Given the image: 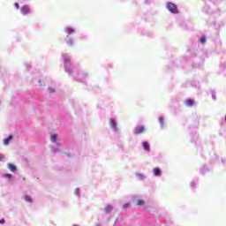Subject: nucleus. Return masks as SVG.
<instances>
[{
  "label": "nucleus",
  "mask_w": 226,
  "mask_h": 226,
  "mask_svg": "<svg viewBox=\"0 0 226 226\" xmlns=\"http://www.w3.org/2000/svg\"><path fill=\"white\" fill-rule=\"evenodd\" d=\"M167 9L169 10V11H170L171 13H178L177 11V6H176V4L169 2L167 4Z\"/></svg>",
  "instance_id": "nucleus-1"
},
{
  "label": "nucleus",
  "mask_w": 226,
  "mask_h": 226,
  "mask_svg": "<svg viewBox=\"0 0 226 226\" xmlns=\"http://www.w3.org/2000/svg\"><path fill=\"white\" fill-rule=\"evenodd\" d=\"M146 132V127L144 125L137 126L133 129L134 135H140V133H144Z\"/></svg>",
  "instance_id": "nucleus-2"
},
{
  "label": "nucleus",
  "mask_w": 226,
  "mask_h": 226,
  "mask_svg": "<svg viewBox=\"0 0 226 226\" xmlns=\"http://www.w3.org/2000/svg\"><path fill=\"white\" fill-rule=\"evenodd\" d=\"M21 13L22 15H27L29 13V7L27 5H24L21 8Z\"/></svg>",
  "instance_id": "nucleus-3"
},
{
  "label": "nucleus",
  "mask_w": 226,
  "mask_h": 226,
  "mask_svg": "<svg viewBox=\"0 0 226 226\" xmlns=\"http://www.w3.org/2000/svg\"><path fill=\"white\" fill-rule=\"evenodd\" d=\"M7 168L9 169V170L11 172H16L17 171V166H15L14 164L8 163Z\"/></svg>",
  "instance_id": "nucleus-4"
},
{
  "label": "nucleus",
  "mask_w": 226,
  "mask_h": 226,
  "mask_svg": "<svg viewBox=\"0 0 226 226\" xmlns=\"http://www.w3.org/2000/svg\"><path fill=\"white\" fill-rule=\"evenodd\" d=\"M184 103L185 107H193L194 102L192 101V99H186Z\"/></svg>",
  "instance_id": "nucleus-5"
},
{
  "label": "nucleus",
  "mask_w": 226,
  "mask_h": 226,
  "mask_svg": "<svg viewBox=\"0 0 226 226\" xmlns=\"http://www.w3.org/2000/svg\"><path fill=\"white\" fill-rule=\"evenodd\" d=\"M10 140H13L12 135H10L7 139H4V146H8V144H10Z\"/></svg>",
  "instance_id": "nucleus-6"
},
{
  "label": "nucleus",
  "mask_w": 226,
  "mask_h": 226,
  "mask_svg": "<svg viewBox=\"0 0 226 226\" xmlns=\"http://www.w3.org/2000/svg\"><path fill=\"white\" fill-rule=\"evenodd\" d=\"M142 146H143V149H145V151L150 150L149 143L147 141L143 142Z\"/></svg>",
  "instance_id": "nucleus-7"
},
{
  "label": "nucleus",
  "mask_w": 226,
  "mask_h": 226,
  "mask_svg": "<svg viewBox=\"0 0 226 226\" xmlns=\"http://www.w3.org/2000/svg\"><path fill=\"white\" fill-rule=\"evenodd\" d=\"M154 176H162V170L155 168L154 169Z\"/></svg>",
  "instance_id": "nucleus-8"
},
{
  "label": "nucleus",
  "mask_w": 226,
  "mask_h": 226,
  "mask_svg": "<svg viewBox=\"0 0 226 226\" xmlns=\"http://www.w3.org/2000/svg\"><path fill=\"white\" fill-rule=\"evenodd\" d=\"M109 124H110L111 128H113L114 130H116V128H117V124H116V121H114V119H109Z\"/></svg>",
  "instance_id": "nucleus-9"
},
{
  "label": "nucleus",
  "mask_w": 226,
  "mask_h": 226,
  "mask_svg": "<svg viewBox=\"0 0 226 226\" xmlns=\"http://www.w3.org/2000/svg\"><path fill=\"white\" fill-rule=\"evenodd\" d=\"M64 31L67 33V34H72V33H75V30L71 27H66Z\"/></svg>",
  "instance_id": "nucleus-10"
},
{
  "label": "nucleus",
  "mask_w": 226,
  "mask_h": 226,
  "mask_svg": "<svg viewBox=\"0 0 226 226\" xmlns=\"http://www.w3.org/2000/svg\"><path fill=\"white\" fill-rule=\"evenodd\" d=\"M104 211L106 213H110V211H112V205H107L104 208Z\"/></svg>",
  "instance_id": "nucleus-11"
},
{
  "label": "nucleus",
  "mask_w": 226,
  "mask_h": 226,
  "mask_svg": "<svg viewBox=\"0 0 226 226\" xmlns=\"http://www.w3.org/2000/svg\"><path fill=\"white\" fill-rule=\"evenodd\" d=\"M57 134H51L50 142H56Z\"/></svg>",
  "instance_id": "nucleus-12"
},
{
  "label": "nucleus",
  "mask_w": 226,
  "mask_h": 226,
  "mask_svg": "<svg viewBox=\"0 0 226 226\" xmlns=\"http://www.w3.org/2000/svg\"><path fill=\"white\" fill-rule=\"evenodd\" d=\"M24 199H25L26 202H33V199L29 195H26L24 197Z\"/></svg>",
  "instance_id": "nucleus-13"
},
{
  "label": "nucleus",
  "mask_w": 226,
  "mask_h": 226,
  "mask_svg": "<svg viewBox=\"0 0 226 226\" xmlns=\"http://www.w3.org/2000/svg\"><path fill=\"white\" fill-rule=\"evenodd\" d=\"M144 200H138L136 202V206H144Z\"/></svg>",
  "instance_id": "nucleus-14"
},
{
  "label": "nucleus",
  "mask_w": 226,
  "mask_h": 226,
  "mask_svg": "<svg viewBox=\"0 0 226 226\" xmlns=\"http://www.w3.org/2000/svg\"><path fill=\"white\" fill-rule=\"evenodd\" d=\"M200 43L204 44L206 43V36H202L200 40Z\"/></svg>",
  "instance_id": "nucleus-15"
},
{
  "label": "nucleus",
  "mask_w": 226,
  "mask_h": 226,
  "mask_svg": "<svg viewBox=\"0 0 226 226\" xmlns=\"http://www.w3.org/2000/svg\"><path fill=\"white\" fill-rule=\"evenodd\" d=\"M4 177H6L7 179H11L12 177L11 174H4Z\"/></svg>",
  "instance_id": "nucleus-16"
},
{
  "label": "nucleus",
  "mask_w": 226,
  "mask_h": 226,
  "mask_svg": "<svg viewBox=\"0 0 226 226\" xmlns=\"http://www.w3.org/2000/svg\"><path fill=\"white\" fill-rule=\"evenodd\" d=\"M4 160H5L4 155L0 154V162H4Z\"/></svg>",
  "instance_id": "nucleus-17"
},
{
  "label": "nucleus",
  "mask_w": 226,
  "mask_h": 226,
  "mask_svg": "<svg viewBox=\"0 0 226 226\" xmlns=\"http://www.w3.org/2000/svg\"><path fill=\"white\" fill-rule=\"evenodd\" d=\"M67 45H69V47H72V45H73V41H68Z\"/></svg>",
  "instance_id": "nucleus-18"
},
{
  "label": "nucleus",
  "mask_w": 226,
  "mask_h": 226,
  "mask_svg": "<svg viewBox=\"0 0 226 226\" xmlns=\"http://www.w3.org/2000/svg\"><path fill=\"white\" fill-rule=\"evenodd\" d=\"M64 62L65 63H70V57L64 56Z\"/></svg>",
  "instance_id": "nucleus-19"
},
{
  "label": "nucleus",
  "mask_w": 226,
  "mask_h": 226,
  "mask_svg": "<svg viewBox=\"0 0 226 226\" xmlns=\"http://www.w3.org/2000/svg\"><path fill=\"white\" fill-rule=\"evenodd\" d=\"M159 123H160V124L163 125V118L159 117Z\"/></svg>",
  "instance_id": "nucleus-20"
},
{
  "label": "nucleus",
  "mask_w": 226,
  "mask_h": 226,
  "mask_svg": "<svg viewBox=\"0 0 226 226\" xmlns=\"http://www.w3.org/2000/svg\"><path fill=\"white\" fill-rule=\"evenodd\" d=\"M126 207H130V203H126L124 205V209H126Z\"/></svg>",
  "instance_id": "nucleus-21"
},
{
  "label": "nucleus",
  "mask_w": 226,
  "mask_h": 226,
  "mask_svg": "<svg viewBox=\"0 0 226 226\" xmlns=\"http://www.w3.org/2000/svg\"><path fill=\"white\" fill-rule=\"evenodd\" d=\"M14 6H15L16 10H19V3H15Z\"/></svg>",
  "instance_id": "nucleus-22"
},
{
  "label": "nucleus",
  "mask_w": 226,
  "mask_h": 226,
  "mask_svg": "<svg viewBox=\"0 0 226 226\" xmlns=\"http://www.w3.org/2000/svg\"><path fill=\"white\" fill-rule=\"evenodd\" d=\"M138 176L140 177V179L144 178V176L142 174H138Z\"/></svg>",
  "instance_id": "nucleus-23"
},
{
  "label": "nucleus",
  "mask_w": 226,
  "mask_h": 226,
  "mask_svg": "<svg viewBox=\"0 0 226 226\" xmlns=\"http://www.w3.org/2000/svg\"><path fill=\"white\" fill-rule=\"evenodd\" d=\"M49 93H54V89L49 88Z\"/></svg>",
  "instance_id": "nucleus-24"
},
{
  "label": "nucleus",
  "mask_w": 226,
  "mask_h": 226,
  "mask_svg": "<svg viewBox=\"0 0 226 226\" xmlns=\"http://www.w3.org/2000/svg\"><path fill=\"white\" fill-rule=\"evenodd\" d=\"M4 219L0 220V223H4Z\"/></svg>",
  "instance_id": "nucleus-25"
}]
</instances>
